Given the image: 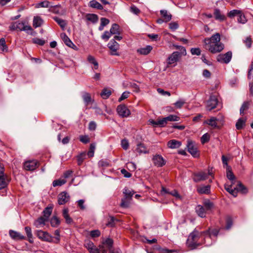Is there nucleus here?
I'll use <instances>...</instances> for the list:
<instances>
[{
    "label": "nucleus",
    "mask_w": 253,
    "mask_h": 253,
    "mask_svg": "<svg viewBox=\"0 0 253 253\" xmlns=\"http://www.w3.org/2000/svg\"><path fill=\"white\" fill-rule=\"evenodd\" d=\"M246 118H240L236 124V127L237 129H241L245 126Z\"/></svg>",
    "instance_id": "nucleus-32"
},
{
    "label": "nucleus",
    "mask_w": 253,
    "mask_h": 253,
    "mask_svg": "<svg viewBox=\"0 0 253 253\" xmlns=\"http://www.w3.org/2000/svg\"><path fill=\"white\" fill-rule=\"evenodd\" d=\"M187 147L188 151L195 158H197L199 156V152L197 147L194 145L193 142L191 140L187 142Z\"/></svg>",
    "instance_id": "nucleus-10"
},
{
    "label": "nucleus",
    "mask_w": 253,
    "mask_h": 253,
    "mask_svg": "<svg viewBox=\"0 0 253 253\" xmlns=\"http://www.w3.org/2000/svg\"><path fill=\"white\" fill-rule=\"evenodd\" d=\"M152 47L151 45H147L145 47L137 49V52L140 54L147 55L152 50Z\"/></svg>",
    "instance_id": "nucleus-28"
},
{
    "label": "nucleus",
    "mask_w": 253,
    "mask_h": 253,
    "mask_svg": "<svg viewBox=\"0 0 253 253\" xmlns=\"http://www.w3.org/2000/svg\"><path fill=\"white\" fill-rule=\"evenodd\" d=\"M117 112L119 115L123 118L127 117L130 114V110L124 104L119 105L117 108Z\"/></svg>",
    "instance_id": "nucleus-7"
},
{
    "label": "nucleus",
    "mask_w": 253,
    "mask_h": 253,
    "mask_svg": "<svg viewBox=\"0 0 253 253\" xmlns=\"http://www.w3.org/2000/svg\"><path fill=\"white\" fill-rule=\"evenodd\" d=\"M33 42L34 43L39 44L40 45H43L45 43V41L39 38H34L33 39Z\"/></svg>",
    "instance_id": "nucleus-63"
},
{
    "label": "nucleus",
    "mask_w": 253,
    "mask_h": 253,
    "mask_svg": "<svg viewBox=\"0 0 253 253\" xmlns=\"http://www.w3.org/2000/svg\"><path fill=\"white\" fill-rule=\"evenodd\" d=\"M160 13L166 22L169 21L171 19V15L170 13H169L167 10H161L160 11Z\"/></svg>",
    "instance_id": "nucleus-30"
},
{
    "label": "nucleus",
    "mask_w": 253,
    "mask_h": 253,
    "mask_svg": "<svg viewBox=\"0 0 253 253\" xmlns=\"http://www.w3.org/2000/svg\"><path fill=\"white\" fill-rule=\"evenodd\" d=\"M185 103V101L184 100L180 99L174 103V105L177 108H181Z\"/></svg>",
    "instance_id": "nucleus-62"
},
{
    "label": "nucleus",
    "mask_w": 253,
    "mask_h": 253,
    "mask_svg": "<svg viewBox=\"0 0 253 253\" xmlns=\"http://www.w3.org/2000/svg\"><path fill=\"white\" fill-rule=\"evenodd\" d=\"M204 205L207 211L210 210L213 207V204L209 200H206L204 202Z\"/></svg>",
    "instance_id": "nucleus-54"
},
{
    "label": "nucleus",
    "mask_w": 253,
    "mask_h": 253,
    "mask_svg": "<svg viewBox=\"0 0 253 253\" xmlns=\"http://www.w3.org/2000/svg\"><path fill=\"white\" fill-rule=\"evenodd\" d=\"M52 207H47L43 210L42 212L43 217H44L47 220L48 219L49 217L52 213Z\"/></svg>",
    "instance_id": "nucleus-38"
},
{
    "label": "nucleus",
    "mask_w": 253,
    "mask_h": 253,
    "mask_svg": "<svg viewBox=\"0 0 253 253\" xmlns=\"http://www.w3.org/2000/svg\"><path fill=\"white\" fill-rule=\"evenodd\" d=\"M90 253H106V250L104 247L100 246L96 247L95 246L89 252Z\"/></svg>",
    "instance_id": "nucleus-25"
},
{
    "label": "nucleus",
    "mask_w": 253,
    "mask_h": 253,
    "mask_svg": "<svg viewBox=\"0 0 253 253\" xmlns=\"http://www.w3.org/2000/svg\"><path fill=\"white\" fill-rule=\"evenodd\" d=\"M237 192L240 191L244 194L247 193L248 192L247 188L240 182L238 183L237 184Z\"/></svg>",
    "instance_id": "nucleus-45"
},
{
    "label": "nucleus",
    "mask_w": 253,
    "mask_h": 253,
    "mask_svg": "<svg viewBox=\"0 0 253 253\" xmlns=\"http://www.w3.org/2000/svg\"><path fill=\"white\" fill-rule=\"evenodd\" d=\"M112 91L110 88H104L100 93V95L103 99L108 98L111 94Z\"/></svg>",
    "instance_id": "nucleus-33"
},
{
    "label": "nucleus",
    "mask_w": 253,
    "mask_h": 253,
    "mask_svg": "<svg viewBox=\"0 0 253 253\" xmlns=\"http://www.w3.org/2000/svg\"><path fill=\"white\" fill-rule=\"evenodd\" d=\"M60 37L66 45L73 49L77 48V46L72 42L65 33H61L60 34Z\"/></svg>",
    "instance_id": "nucleus-14"
},
{
    "label": "nucleus",
    "mask_w": 253,
    "mask_h": 253,
    "mask_svg": "<svg viewBox=\"0 0 253 253\" xmlns=\"http://www.w3.org/2000/svg\"><path fill=\"white\" fill-rule=\"evenodd\" d=\"M110 32L112 35H120V26L117 24H113L110 30Z\"/></svg>",
    "instance_id": "nucleus-31"
},
{
    "label": "nucleus",
    "mask_w": 253,
    "mask_h": 253,
    "mask_svg": "<svg viewBox=\"0 0 253 253\" xmlns=\"http://www.w3.org/2000/svg\"><path fill=\"white\" fill-rule=\"evenodd\" d=\"M39 166V163L36 160H30L24 163L23 167L26 170L33 171Z\"/></svg>",
    "instance_id": "nucleus-8"
},
{
    "label": "nucleus",
    "mask_w": 253,
    "mask_h": 253,
    "mask_svg": "<svg viewBox=\"0 0 253 253\" xmlns=\"http://www.w3.org/2000/svg\"><path fill=\"white\" fill-rule=\"evenodd\" d=\"M50 2L49 1L47 0H44L41 1L38 3H37L36 5V8H40V7H45V8H48L50 7Z\"/></svg>",
    "instance_id": "nucleus-44"
},
{
    "label": "nucleus",
    "mask_w": 253,
    "mask_h": 253,
    "mask_svg": "<svg viewBox=\"0 0 253 253\" xmlns=\"http://www.w3.org/2000/svg\"><path fill=\"white\" fill-rule=\"evenodd\" d=\"M121 146L124 150H127L129 147V143L126 139H123L121 141Z\"/></svg>",
    "instance_id": "nucleus-64"
},
{
    "label": "nucleus",
    "mask_w": 253,
    "mask_h": 253,
    "mask_svg": "<svg viewBox=\"0 0 253 253\" xmlns=\"http://www.w3.org/2000/svg\"><path fill=\"white\" fill-rule=\"evenodd\" d=\"M113 240L110 238H107L102 243V245H100V246L104 247V249L109 250L110 251V250H113L114 248L113 247Z\"/></svg>",
    "instance_id": "nucleus-16"
},
{
    "label": "nucleus",
    "mask_w": 253,
    "mask_h": 253,
    "mask_svg": "<svg viewBox=\"0 0 253 253\" xmlns=\"http://www.w3.org/2000/svg\"><path fill=\"white\" fill-rule=\"evenodd\" d=\"M60 223V220L56 216H53L50 219V224L52 227H56Z\"/></svg>",
    "instance_id": "nucleus-39"
},
{
    "label": "nucleus",
    "mask_w": 253,
    "mask_h": 253,
    "mask_svg": "<svg viewBox=\"0 0 253 253\" xmlns=\"http://www.w3.org/2000/svg\"><path fill=\"white\" fill-rule=\"evenodd\" d=\"M226 175L227 178L230 181H231L232 182L235 179V177L233 172H232L230 166H227V168L226 169Z\"/></svg>",
    "instance_id": "nucleus-42"
},
{
    "label": "nucleus",
    "mask_w": 253,
    "mask_h": 253,
    "mask_svg": "<svg viewBox=\"0 0 253 253\" xmlns=\"http://www.w3.org/2000/svg\"><path fill=\"white\" fill-rule=\"evenodd\" d=\"M9 234L11 238L14 240H19L25 239V237L20 233L15 231L14 230H10Z\"/></svg>",
    "instance_id": "nucleus-17"
},
{
    "label": "nucleus",
    "mask_w": 253,
    "mask_h": 253,
    "mask_svg": "<svg viewBox=\"0 0 253 253\" xmlns=\"http://www.w3.org/2000/svg\"><path fill=\"white\" fill-rule=\"evenodd\" d=\"M217 119L215 117H211L210 120L206 121L205 123L208 124L212 127L215 128L217 126L216 121Z\"/></svg>",
    "instance_id": "nucleus-41"
},
{
    "label": "nucleus",
    "mask_w": 253,
    "mask_h": 253,
    "mask_svg": "<svg viewBox=\"0 0 253 253\" xmlns=\"http://www.w3.org/2000/svg\"><path fill=\"white\" fill-rule=\"evenodd\" d=\"M154 165L158 167H162L166 164L165 160L163 157L160 155L154 156L152 159Z\"/></svg>",
    "instance_id": "nucleus-13"
},
{
    "label": "nucleus",
    "mask_w": 253,
    "mask_h": 253,
    "mask_svg": "<svg viewBox=\"0 0 253 253\" xmlns=\"http://www.w3.org/2000/svg\"><path fill=\"white\" fill-rule=\"evenodd\" d=\"M181 57V54L178 51L173 52L168 58L167 63L168 65H172L176 64Z\"/></svg>",
    "instance_id": "nucleus-11"
},
{
    "label": "nucleus",
    "mask_w": 253,
    "mask_h": 253,
    "mask_svg": "<svg viewBox=\"0 0 253 253\" xmlns=\"http://www.w3.org/2000/svg\"><path fill=\"white\" fill-rule=\"evenodd\" d=\"M209 175H211L213 178L211 170H209L208 173L203 171H199L194 174L193 180L196 182L204 181L208 178Z\"/></svg>",
    "instance_id": "nucleus-2"
},
{
    "label": "nucleus",
    "mask_w": 253,
    "mask_h": 253,
    "mask_svg": "<svg viewBox=\"0 0 253 253\" xmlns=\"http://www.w3.org/2000/svg\"><path fill=\"white\" fill-rule=\"evenodd\" d=\"M70 200V196L66 192L60 193L58 196V203L60 205H63L67 203Z\"/></svg>",
    "instance_id": "nucleus-12"
},
{
    "label": "nucleus",
    "mask_w": 253,
    "mask_h": 253,
    "mask_svg": "<svg viewBox=\"0 0 253 253\" xmlns=\"http://www.w3.org/2000/svg\"><path fill=\"white\" fill-rule=\"evenodd\" d=\"M218 100L215 95H211L207 101L206 108L207 110L211 111L216 107L218 105Z\"/></svg>",
    "instance_id": "nucleus-9"
},
{
    "label": "nucleus",
    "mask_w": 253,
    "mask_h": 253,
    "mask_svg": "<svg viewBox=\"0 0 253 253\" xmlns=\"http://www.w3.org/2000/svg\"><path fill=\"white\" fill-rule=\"evenodd\" d=\"M249 103L248 102H245L242 104L240 110V113L241 114H244V112L245 110H247L249 108Z\"/></svg>",
    "instance_id": "nucleus-58"
},
{
    "label": "nucleus",
    "mask_w": 253,
    "mask_h": 253,
    "mask_svg": "<svg viewBox=\"0 0 253 253\" xmlns=\"http://www.w3.org/2000/svg\"><path fill=\"white\" fill-rule=\"evenodd\" d=\"M110 50V54L112 55L119 56L120 54L118 50L120 48L119 44L114 40H111L107 45Z\"/></svg>",
    "instance_id": "nucleus-4"
},
{
    "label": "nucleus",
    "mask_w": 253,
    "mask_h": 253,
    "mask_svg": "<svg viewBox=\"0 0 253 253\" xmlns=\"http://www.w3.org/2000/svg\"><path fill=\"white\" fill-rule=\"evenodd\" d=\"M66 182V180L64 179H58L53 181L52 183V185L54 187H56L57 186H61L64 184Z\"/></svg>",
    "instance_id": "nucleus-51"
},
{
    "label": "nucleus",
    "mask_w": 253,
    "mask_h": 253,
    "mask_svg": "<svg viewBox=\"0 0 253 253\" xmlns=\"http://www.w3.org/2000/svg\"><path fill=\"white\" fill-rule=\"evenodd\" d=\"M0 46H1V49L3 51H6L7 50V47L4 38L0 39Z\"/></svg>",
    "instance_id": "nucleus-57"
},
{
    "label": "nucleus",
    "mask_w": 253,
    "mask_h": 253,
    "mask_svg": "<svg viewBox=\"0 0 253 253\" xmlns=\"http://www.w3.org/2000/svg\"><path fill=\"white\" fill-rule=\"evenodd\" d=\"M130 200H129L127 198L124 197L122 199V202L120 204L121 207L124 208H126L129 207V201Z\"/></svg>",
    "instance_id": "nucleus-47"
},
{
    "label": "nucleus",
    "mask_w": 253,
    "mask_h": 253,
    "mask_svg": "<svg viewBox=\"0 0 253 253\" xmlns=\"http://www.w3.org/2000/svg\"><path fill=\"white\" fill-rule=\"evenodd\" d=\"M111 35H112V34H111L110 32L106 31L104 32L103 34L102 35L101 38L103 40H105V41H107L109 39V38L111 37Z\"/></svg>",
    "instance_id": "nucleus-60"
},
{
    "label": "nucleus",
    "mask_w": 253,
    "mask_h": 253,
    "mask_svg": "<svg viewBox=\"0 0 253 253\" xmlns=\"http://www.w3.org/2000/svg\"><path fill=\"white\" fill-rule=\"evenodd\" d=\"M86 17L87 20L91 21L93 23H96L98 20L97 15L94 14H87Z\"/></svg>",
    "instance_id": "nucleus-40"
},
{
    "label": "nucleus",
    "mask_w": 253,
    "mask_h": 253,
    "mask_svg": "<svg viewBox=\"0 0 253 253\" xmlns=\"http://www.w3.org/2000/svg\"><path fill=\"white\" fill-rule=\"evenodd\" d=\"M198 233L197 231H193L190 233L187 239V243L188 246L192 249L196 248L200 245L197 243Z\"/></svg>",
    "instance_id": "nucleus-3"
},
{
    "label": "nucleus",
    "mask_w": 253,
    "mask_h": 253,
    "mask_svg": "<svg viewBox=\"0 0 253 253\" xmlns=\"http://www.w3.org/2000/svg\"><path fill=\"white\" fill-rule=\"evenodd\" d=\"M220 40L219 33H216L210 38H206L203 40L204 47L212 54L220 52L224 48V45Z\"/></svg>",
    "instance_id": "nucleus-1"
},
{
    "label": "nucleus",
    "mask_w": 253,
    "mask_h": 253,
    "mask_svg": "<svg viewBox=\"0 0 253 253\" xmlns=\"http://www.w3.org/2000/svg\"><path fill=\"white\" fill-rule=\"evenodd\" d=\"M95 146L96 145L95 143H91L90 145L89 150L87 153V155L89 157H92L94 156Z\"/></svg>",
    "instance_id": "nucleus-49"
},
{
    "label": "nucleus",
    "mask_w": 253,
    "mask_h": 253,
    "mask_svg": "<svg viewBox=\"0 0 253 253\" xmlns=\"http://www.w3.org/2000/svg\"><path fill=\"white\" fill-rule=\"evenodd\" d=\"M61 7L60 5L51 6L49 11L55 14H60L62 13L61 11Z\"/></svg>",
    "instance_id": "nucleus-43"
},
{
    "label": "nucleus",
    "mask_w": 253,
    "mask_h": 253,
    "mask_svg": "<svg viewBox=\"0 0 253 253\" xmlns=\"http://www.w3.org/2000/svg\"><path fill=\"white\" fill-rule=\"evenodd\" d=\"M69 210L67 208H65L63 210V216L65 218L66 223L67 224H71L73 222L72 218L70 216L69 213Z\"/></svg>",
    "instance_id": "nucleus-22"
},
{
    "label": "nucleus",
    "mask_w": 253,
    "mask_h": 253,
    "mask_svg": "<svg viewBox=\"0 0 253 253\" xmlns=\"http://www.w3.org/2000/svg\"><path fill=\"white\" fill-rule=\"evenodd\" d=\"M9 180L6 175L0 177V190L3 189L7 187Z\"/></svg>",
    "instance_id": "nucleus-21"
},
{
    "label": "nucleus",
    "mask_w": 253,
    "mask_h": 253,
    "mask_svg": "<svg viewBox=\"0 0 253 253\" xmlns=\"http://www.w3.org/2000/svg\"><path fill=\"white\" fill-rule=\"evenodd\" d=\"M25 230L27 234V237L29 238V242L30 243H32L33 241L31 239L33 238V235L32 233L31 228L29 226H26L25 227Z\"/></svg>",
    "instance_id": "nucleus-48"
},
{
    "label": "nucleus",
    "mask_w": 253,
    "mask_h": 253,
    "mask_svg": "<svg viewBox=\"0 0 253 253\" xmlns=\"http://www.w3.org/2000/svg\"><path fill=\"white\" fill-rule=\"evenodd\" d=\"M89 6L92 8H96L97 9L100 10L103 9V6L100 3H99L98 1L95 0H91L89 2Z\"/></svg>",
    "instance_id": "nucleus-36"
},
{
    "label": "nucleus",
    "mask_w": 253,
    "mask_h": 253,
    "mask_svg": "<svg viewBox=\"0 0 253 253\" xmlns=\"http://www.w3.org/2000/svg\"><path fill=\"white\" fill-rule=\"evenodd\" d=\"M219 231L217 229H213L212 230H211L210 232L209 231H207L205 232V233L206 234V236L205 238V242L204 243L206 244V246H209L210 244H207L206 241L207 240H210L211 239V236H213L215 237H216L217 235L218 234Z\"/></svg>",
    "instance_id": "nucleus-15"
},
{
    "label": "nucleus",
    "mask_w": 253,
    "mask_h": 253,
    "mask_svg": "<svg viewBox=\"0 0 253 253\" xmlns=\"http://www.w3.org/2000/svg\"><path fill=\"white\" fill-rule=\"evenodd\" d=\"M43 23V20L40 16H37L34 17L33 19V26L35 28H37L41 26Z\"/></svg>",
    "instance_id": "nucleus-26"
},
{
    "label": "nucleus",
    "mask_w": 253,
    "mask_h": 253,
    "mask_svg": "<svg viewBox=\"0 0 253 253\" xmlns=\"http://www.w3.org/2000/svg\"><path fill=\"white\" fill-rule=\"evenodd\" d=\"M47 220L44 217L41 216L37 219L34 224L37 227H39L42 225H44L45 222Z\"/></svg>",
    "instance_id": "nucleus-34"
},
{
    "label": "nucleus",
    "mask_w": 253,
    "mask_h": 253,
    "mask_svg": "<svg viewBox=\"0 0 253 253\" xmlns=\"http://www.w3.org/2000/svg\"><path fill=\"white\" fill-rule=\"evenodd\" d=\"M214 15L215 18L216 20H218L220 21H223L225 19V16L223 14L221 13V12L219 9H215L214 11Z\"/></svg>",
    "instance_id": "nucleus-37"
},
{
    "label": "nucleus",
    "mask_w": 253,
    "mask_h": 253,
    "mask_svg": "<svg viewBox=\"0 0 253 253\" xmlns=\"http://www.w3.org/2000/svg\"><path fill=\"white\" fill-rule=\"evenodd\" d=\"M241 12V11H240L239 10L234 9V10L230 11L228 13V16L231 18L234 17L236 15L238 16L239 14H240Z\"/></svg>",
    "instance_id": "nucleus-56"
},
{
    "label": "nucleus",
    "mask_w": 253,
    "mask_h": 253,
    "mask_svg": "<svg viewBox=\"0 0 253 253\" xmlns=\"http://www.w3.org/2000/svg\"><path fill=\"white\" fill-rule=\"evenodd\" d=\"M53 19L58 23V24L60 26V27L64 30L65 27L67 25V22L65 20L60 18L58 17H54Z\"/></svg>",
    "instance_id": "nucleus-35"
},
{
    "label": "nucleus",
    "mask_w": 253,
    "mask_h": 253,
    "mask_svg": "<svg viewBox=\"0 0 253 253\" xmlns=\"http://www.w3.org/2000/svg\"><path fill=\"white\" fill-rule=\"evenodd\" d=\"M237 21L239 23L244 24L247 22V19L245 15L241 12L240 14L238 16Z\"/></svg>",
    "instance_id": "nucleus-55"
},
{
    "label": "nucleus",
    "mask_w": 253,
    "mask_h": 253,
    "mask_svg": "<svg viewBox=\"0 0 253 253\" xmlns=\"http://www.w3.org/2000/svg\"><path fill=\"white\" fill-rule=\"evenodd\" d=\"M195 210L196 213L200 217L202 218L206 217L205 209L203 207V206L201 205H198L196 207Z\"/></svg>",
    "instance_id": "nucleus-23"
},
{
    "label": "nucleus",
    "mask_w": 253,
    "mask_h": 253,
    "mask_svg": "<svg viewBox=\"0 0 253 253\" xmlns=\"http://www.w3.org/2000/svg\"><path fill=\"white\" fill-rule=\"evenodd\" d=\"M136 150L139 154H147L149 153V151L147 150L144 144L141 143H138L137 145Z\"/></svg>",
    "instance_id": "nucleus-24"
},
{
    "label": "nucleus",
    "mask_w": 253,
    "mask_h": 253,
    "mask_svg": "<svg viewBox=\"0 0 253 253\" xmlns=\"http://www.w3.org/2000/svg\"><path fill=\"white\" fill-rule=\"evenodd\" d=\"M82 97L85 106H87L92 102L91 95L89 93L86 92H84Z\"/></svg>",
    "instance_id": "nucleus-27"
},
{
    "label": "nucleus",
    "mask_w": 253,
    "mask_h": 253,
    "mask_svg": "<svg viewBox=\"0 0 253 253\" xmlns=\"http://www.w3.org/2000/svg\"><path fill=\"white\" fill-rule=\"evenodd\" d=\"M224 187L225 190L232 194L234 197H236L237 196V187L234 188V189L232 188V186L231 185H228L227 184H225L224 185Z\"/></svg>",
    "instance_id": "nucleus-29"
},
{
    "label": "nucleus",
    "mask_w": 253,
    "mask_h": 253,
    "mask_svg": "<svg viewBox=\"0 0 253 253\" xmlns=\"http://www.w3.org/2000/svg\"><path fill=\"white\" fill-rule=\"evenodd\" d=\"M162 192L165 193L169 194L171 195L175 196V197H179V195L177 191L176 190H173L171 192H169L167 189L165 188L164 187H162Z\"/></svg>",
    "instance_id": "nucleus-50"
},
{
    "label": "nucleus",
    "mask_w": 253,
    "mask_h": 253,
    "mask_svg": "<svg viewBox=\"0 0 253 253\" xmlns=\"http://www.w3.org/2000/svg\"><path fill=\"white\" fill-rule=\"evenodd\" d=\"M181 145L180 141L175 139H172L168 142V146L171 149H175L179 148Z\"/></svg>",
    "instance_id": "nucleus-20"
},
{
    "label": "nucleus",
    "mask_w": 253,
    "mask_h": 253,
    "mask_svg": "<svg viewBox=\"0 0 253 253\" xmlns=\"http://www.w3.org/2000/svg\"><path fill=\"white\" fill-rule=\"evenodd\" d=\"M165 119L167 122L172 121H178L179 120V118L174 115H170L169 116L165 117Z\"/></svg>",
    "instance_id": "nucleus-53"
},
{
    "label": "nucleus",
    "mask_w": 253,
    "mask_h": 253,
    "mask_svg": "<svg viewBox=\"0 0 253 253\" xmlns=\"http://www.w3.org/2000/svg\"><path fill=\"white\" fill-rule=\"evenodd\" d=\"M123 193L125 195V197L127 198L129 200H131V197L134 194V192L125 188L124 189Z\"/></svg>",
    "instance_id": "nucleus-46"
},
{
    "label": "nucleus",
    "mask_w": 253,
    "mask_h": 253,
    "mask_svg": "<svg viewBox=\"0 0 253 253\" xmlns=\"http://www.w3.org/2000/svg\"><path fill=\"white\" fill-rule=\"evenodd\" d=\"M210 135L208 133L204 134L201 138V143L204 144L210 140Z\"/></svg>",
    "instance_id": "nucleus-59"
},
{
    "label": "nucleus",
    "mask_w": 253,
    "mask_h": 253,
    "mask_svg": "<svg viewBox=\"0 0 253 253\" xmlns=\"http://www.w3.org/2000/svg\"><path fill=\"white\" fill-rule=\"evenodd\" d=\"M232 219L231 217H227L226 219V229H229L232 225Z\"/></svg>",
    "instance_id": "nucleus-61"
},
{
    "label": "nucleus",
    "mask_w": 253,
    "mask_h": 253,
    "mask_svg": "<svg viewBox=\"0 0 253 253\" xmlns=\"http://www.w3.org/2000/svg\"><path fill=\"white\" fill-rule=\"evenodd\" d=\"M17 30L20 31H29L32 30L31 27L25 25V22H17Z\"/></svg>",
    "instance_id": "nucleus-19"
},
{
    "label": "nucleus",
    "mask_w": 253,
    "mask_h": 253,
    "mask_svg": "<svg viewBox=\"0 0 253 253\" xmlns=\"http://www.w3.org/2000/svg\"><path fill=\"white\" fill-rule=\"evenodd\" d=\"M86 154L84 153H83L77 156L78 164L81 165L84 160L85 159Z\"/></svg>",
    "instance_id": "nucleus-52"
},
{
    "label": "nucleus",
    "mask_w": 253,
    "mask_h": 253,
    "mask_svg": "<svg viewBox=\"0 0 253 253\" xmlns=\"http://www.w3.org/2000/svg\"><path fill=\"white\" fill-rule=\"evenodd\" d=\"M36 235L39 239L42 241L48 242H53V237L46 232L42 230H37Z\"/></svg>",
    "instance_id": "nucleus-6"
},
{
    "label": "nucleus",
    "mask_w": 253,
    "mask_h": 253,
    "mask_svg": "<svg viewBox=\"0 0 253 253\" xmlns=\"http://www.w3.org/2000/svg\"><path fill=\"white\" fill-rule=\"evenodd\" d=\"M197 191L201 194H208L211 192V186L208 185L199 186L197 188Z\"/></svg>",
    "instance_id": "nucleus-18"
},
{
    "label": "nucleus",
    "mask_w": 253,
    "mask_h": 253,
    "mask_svg": "<svg viewBox=\"0 0 253 253\" xmlns=\"http://www.w3.org/2000/svg\"><path fill=\"white\" fill-rule=\"evenodd\" d=\"M232 56V52L228 51L225 54H219L216 57V60L218 62L227 64L231 61Z\"/></svg>",
    "instance_id": "nucleus-5"
}]
</instances>
